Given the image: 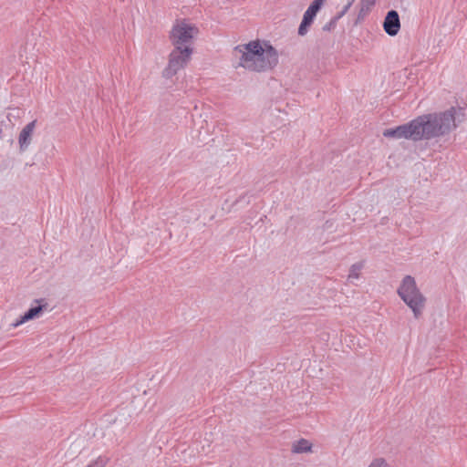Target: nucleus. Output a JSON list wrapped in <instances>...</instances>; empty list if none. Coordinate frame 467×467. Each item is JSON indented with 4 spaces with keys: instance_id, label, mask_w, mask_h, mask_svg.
<instances>
[{
    "instance_id": "f257e3e1",
    "label": "nucleus",
    "mask_w": 467,
    "mask_h": 467,
    "mask_svg": "<svg viewBox=\"0 0 467 467\" xmlns=\"http://www.w3.org/2000/svg\"><path fill=\"white\" fill-rule=\"evenodd\" d=\"M463 117V109L451 107L444 112L421 115L407 124L387 129L383 131V136L414 141L431 140L455 130L462 122Z\"/></svg>"
},
{
    "instance_id": "f03ea898",
    "label": "nucleus",
    "mask_w": 467,
    "mask_h": 467,
    "mask_svg": "<svg viewBox=\"0 0 467 467\" xmlns=\"http://www.w3.org/2000/svg\"><path fill=\"white\" fill-rule=\"evenodd\" d=\"M233 56L238 60V67L255 72L269 70L278 63L276 50L266 43L263 46L259 41L236 46Z\"/></svg>"
},
{
    "instance_id": "7ed1b4c3",
    "label": "nucleus",
    "mask_w": 467,
    "mask_h": 467,
    "mask_svg": "<svg viewBox=\"0 0 467 467\" xmlns=\"http://www.w3.org/2000/svg\"><path fill=\"white\" fill-rule=\"evenodd\" d=\"M398 294L412 310L414 317L419 318L424 309L426 298L417 287L414 277L406 275L398 288Z\"/></svg>"
},
{
    "instance_id": "20e7f679",
    "label": "nucleus",
    "mask_w": 467,
    "mask_h": 467,
    "mask_svg": "<svg viewBox=\"0 0 467 467\" xmlns=\"http://www.w3.org/2000/svg\"><path fill=\"white\" fill-rule=\"evenodd\" d=\"M198 28L186 21L177 22L171 31V41L174 47L192 48V40L198 35Z\"/></svg>"
},
{
    "instance_id": "39448f33",
    "label": "nucleus",
    "mask_w": 467,
    "mask_h": 467,
    "mask_svg": "<svg viewBox=\"0 0 467 467\" xmlns=\"http://www.w3.org/2000/svg\"><path fill=\"white\" fill-rule=\"evenodd\" d=\"M193 48L174 47L169 57L168 66L163 70V76L167 78L173 77L177 72L182 69L190 61Z\"/></svg>"
},
{
    "instance_id": "423d86ee",
    "label": "nucleus",
    "mask_w": 467,
    "mask_h": 467,
    "mask_svg": "<svg viewBox=\"0 0 467 467\" xmlns=\"http://www.w3.org/2000/svg\"><path fill=\"white\" fill-rule=\"evenodd\" d=\"M325 0H314L311 5L308 6L306 11L303 16V19L298 27V35L305 36L308 32V28L313 23L314 18L316 17L317 12L320 10L324 4Z\"/></svg>"
},
{
    "instance_id": "0eeeda50",
    "label": "nucleus",
    "mask_w": 467,
    "mask_h": 467,
    "mask_svg": "<svg viewBox=\"0 0 467 467\" xmlns=\"http://www.w3.org/2000/svg\"><path fill=\"white\" fill-rule=\"evenodd\" d=\"M383 28L390 36H395L399 33L400 29V20L396 10H390L387 13L383 22Z\"/></svg>"
},
{
    "instance_id": "6e6552de",
    "label": "nucleus",
    "mask_w": 467,
    "mask_h": 467,
    "mask_svg": "<svg viewBox=\"0 0 467 467\" xmlns=\"http://www.w3.org/2000/svg\"><path fill=\"white\" fill-rule=\"evenodd\" d=\"M44 302V299L41 300H36V303L37 304L35 306L30 307L19 319H17L16 322H14L11 326L13 327H16L29 320H32L34 318H36L40 316L43 309L47 307V304L45 303L44 305H41L40 303Z\"/></svg>"
},
{
    "instance_id": "1a4fd4ad",
    "label": "nucleus",
    "mask_w": 467,
    "mask_h": 467,
    "mask_svg": "<svg viewBox=\"0 0 467 467\" xmlns=\"http://www.w3.org/2000/svg\"><path fill=\"white\" fill-rule=\"evenodd\" d=\"M36 120L26 124L21 130L18 137L19 149L21 151L27 150L32 141V136L36 128Z\"/></svg>"
},
{
    "instance_id": "9d476101",
    "label": "nucleus",
    "mask_w": 467,
    "mask_h": 467,
    "mask_svg": "<svg viewBox=\"0 0 467 467\" xmlns=\"http://www.w3.org/2000/svg\"><path fill=\"white\" fill-rule=\"evenodd\" d=\"M354 1L355 0L348 1L344 5L343 9L340 12H338L335 16H333L327 23H326L323 26L322 30L325 32H329V31L334 30L337 24V21L348 11V9L350 8V6L352 5Z\"/></svg>"
},
{
    "instance_id": "9b49d317",
    "label": "nucleus",
    "mask_w": 467,
    "mask_h": 467,
    "mask_svg": "<svg viewBox=\"0 0 467 467\" xmlns=\"http://www.w3.org/2000/svg\"><path fill=\"white\" fill-rule=\"evenodd\" d=\"M312 445L311 443L305 439H301L292 445V451L294 453H304L311 451Z\"/></svg>"
},
{
    "instance_id": "f8f14e48",
    "label": "nucleus",
    "mask_w": 467,
    "mask_h": 467,
    "mask_svg": "<svg viewBox=\"0 0 467 467\" xmlns=\"http://www.w3.org/2000/svg\"><path fill=\"white\" fill-rule=\"evenodd\" d=\"M364 262H358L353 264L349 269V274L348 279L352 282L354 279H358L359 277L361 270L364 268Z\"/></svg>"
},
{
    "instance_id": "ddd939ff",
    "label": "nucleus",
    "mask_w": 467,
    "mask_h": 467,
    "mask_svg": "<svg viewBox=\"0 0 467 467\" xmlns=\"http://www.w3.org/2000/svg\"><path fill=\"white\" fill-rule=\"evenodd\" d=\"M368 467H389V464L383 458H377L371 462Z\"/></svg>"
},
{
    "instance_id": "4468645a",
    "label": "nucleus",
    "mask_w": 467,
    "mask_h": 467,
    "mask_svg": "<svg viewBox=\"0 0 467 467\" xmlns=\"http://www.w3.org/2000/svg\"><path fill=\"white\" fill-rule=\"evenodd\" d=\"M108 460L103 457H99L96 461L91 462L87 467H105L107 464Z\"/></svg>"
}]
</instances>
